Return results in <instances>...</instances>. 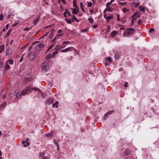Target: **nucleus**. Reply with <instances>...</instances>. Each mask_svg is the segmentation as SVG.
I'll list each match as a JSON object with an SVG mask.
<instances>
[{"label":"nucleus","mask_w":159,"mask_h":159,"mask_svg":"<svg viewBox=\"0 0 159 159\" xmlns=\"http://www.w3.org/2000/svg\"><path fill=\"white\" fill-rule=\"evenodd\" d=\"M134 32V30L133 28H129L123 33V35L124 37H128L133 34Z\"/></svg>","instance_id":"nucleus-1"},{"label":"nucleus","mask_w":159,"mask_h":159,"mask_svg":"<svg viewBox=\"0 0 159 159\" xmlns=\"http://www.w3.org/2000/svg\"><path fill=\"white\" fill-rule=\"evenodd\" d=\"M29 57L30 60L33 61L35 57V54L34 52H30L29 54Z\"/></svg>","instance_id":"nucleus-2"},{"label":"nucleus","mask_w":159,"mask_h":159,"mask_svg":"<svg viewBox=\"0 0 159 159\" xmlns=\"http://www.w3.org/2000/svg\"><path fill=\"white\" fill-rule=\"evenodd\" d=\"M42 68L43 70H45L48 68V65L47 62L43 63L42 65Z\"/></svg>","instance_id":"nucleus-3"},{"label":"nucleus","mask_w":159,"mask_h":159,"mask_svg":"<svg viewBox=\"0 0 159 159\" xmlns=\"http://www.w3.org/2000/svg\"><path fill=\"white\" fill-rule=\"evenodd\" d=\"M73 49V48L72 47H70L67 48H66L65 49L61 50V51L62 52H66L69 51H71Z\"/></svg>","instance_id":"nucleus-4"},{"label":"nucleus","mask_w":159,"mask_h":159,"mask_svg":"<svg viewBox=\"0 0 159 159\" xmlns=\"http://www.w3.org/2000/svg\"><path fill=\"white\" fill-rule=\"evenodd\" d=\"M22 143L23 144V146L24 147H27L30 144V143L27 142V141H23L22 142Z\"/></svg>","instance_id":"nucleus-5"},{"label":"nucleus","mask_w":159,"mask_h":159,"mask_svg":"<svg viewBox=\"0 0 159 159\" xmlns=\"http://www.w3.org/2000/svg\"><path fill=\"white\" fill-rule=\"evenodd\" d=\"M113 112V111H109L107 112V113H106L105 114V115H104V116H103V119H104V120H105L106 119V118H107V115H108V116H109V115L111 114Z\"/></svg>","instance_id":"nucleus-6"},{"label":"nucleus","mask_w":159,"mask_h":159,"mask_svg":"<svg viewBox=\"0 0 159 159\" xmlns=\"http://www.w3.org/2000/svg\"><path fill=\"white\" fill-rule=\"evenodd\" d=\"M6 56L9 55L11 54V49L9 48L6 50Z\"/></svg>","instance_id":"nucleus-7"},{"label":"nucleus","mask_w":159,"mask_h":159,"mask_svg":"<svg viewBox=\"0 0 159 159\" xmlns=\"http://www.w3.org/2000/svg\"><path fill=\"white\" fill-rule=\"evenodd\" d=\"M117 34L115 30H113L111 32L110 34V36L111 37H113Z\"/></svg>","instance_id":"nucleus-8"},{"label":"nucleus","mask_w":159,"mask_h":159,"mask_svg":"<svg viewBox=\"0 0 159 159\" xmlns=\"http://www.w3.org/2000/svg\"><path fill=\"white\" fill-rule=\"evenodd\" d=\"M40 16H39L35 20L33 21V23L34 25H36L37 24L39 20L40 19Z\"/></svg>","instance_id":"nucleus-9"},{"label":"nucleus","mask_w":159,"mask_h":159,"mask_svg":"<svg viewBox=\"0 0 159 159\" xmlns=\"http://www.w3.org/2000/svg\"><path fill=\"white\" fill-rule=\"evenodd\" d=\"M71 19L72 20V21L73 22L74 20H75L76 22H79V20L76 18L75 15H73L72 17H71Z\"/></svg>","instance_id":"nucleus-10"},{"label":"nucleus","mask_w":159,"mask_h":159,"mask_svg":"<svg viewBox=\"0 0 159 159\" xmlns=\"http://www.w3.org/2000/svg\"><path fill=\"white\" fill-rule=\"evenodd\" d=\"M31 79V78H25L24 79V82L27 83L28 82L30 81Z\"/></svg>","instance_id":"nucleus-11"},{"label":"nucleus","mask_w":159,"mask_h":159,"mask_svg":"<svg viewBox=\"0 0 159 159\" xmlns=\"http://www.w3.org/2000/svg\"><path fill=\"white\" fill-rule=\"evenodd\" d=\"M73 7H74L76 8L78 7L77 5L76 0H73Z\"/></svg>","instance_id":"nucleus-12"},{"label":"nucleus","mask_w":159,"mask_h":159,"mask_svg":"<svg viewBox=\"0 0 159 159\" xmlns=\"http://www.w3.org/2000/svg\"><path fill=\"white\" fill-rule=\"evenodd\" d=\"M10 68V66L7 63L5 65V70H8Z\"/></svg>","instance_id":"nucleus-13"},{"label":"nucleus","mask_w":159,"mask_h":159,"mask_svg":"<svg viewBox=\"0 0 159 159\" xmlns=\"http://www.w3.org/2000/svg\"><path fill=\"white\" fill-rule=\"evenodd\" d=\"M32 89L35 90L36 91L38 92L39 93H42V91L36 87L32 89Z\"/></svg>","instance_id":"nucleus-14"},{"label":"nucleus","mask_w":159,"mask_h":159,"mask_svg":"<svg viewBox=\"0 0 159 159\" xmlns=\"http://www.w3.org/2000/svg\"><path fill=\"white\" fill-rule=\"evenodd\" d=\"M114 57L116 59L118 60L119 59V54L118 53H116L114 55Z\"/></svg>","instance_id":"nucleus-15"},{"label":"nucleus","mask_w":159,"mask_h":159,"mask_svg":"<svg viewBox=\"0 0 159 159\" xmlns=\"http://www.w3.org/2000/svg\"><path fill=\"white\" fill-rule=\"evenodd\" d=\"M105 60L106 61L109 62L110 63H111V62L112 61L111 58L110 57H106L105 58Z\"/></svg>","instance_id":"nucleus-16"},{"label":"nucleus","mask_w":159,"mask_h":159,"mask_svg":"<svg viewBox=\"0 0 159 159\" xmlns=\"http://www.w3.org/2000/svg\"><path fill=\"white\" fill-rule=\"evenodd\" d=\"M65 20L67 23H68L69 24H72V21H71V19L65 18Z\"/></svg>","instance_id":"nucleus-17"},{"label":"nucleus","mask_w":159,"mask_h":159,"mask_svg":"<svg viewBox=\"0 0 159 159\" xmlns=\"http://www.w3.org/2000/svg\"><path fill=\"white\" fill-rule=\"evenodd\" d=\"M52 57V55L51 54H49L47 55L45 57L47 61L49 60V58H51Z\"/></svg>","instance_id":"nucleus-18"},{"label":"nucleus","mask_w":159,"mask_h":159,"mask_svg":"<svg viewBox=\"0 0 159 159\" xmlns=\"http://www.w3.org/2000/svg\"><path fill=\"white\" fill-rule=\"evenodd\" d=\"M60 49V46L58 45L56 47L53 49L58 51Z\"/></svg>","instance_id":"nucleus-19"},{"label":"nucleus","mask_w":159,"mask_h":159,"mask_svg":"<svg viewBox=\"0 0 159 159\" xmlns=\"http://www.w3.org/2000/svg\"><path fill=\"white\" fill-rule=\"evenodd\" d=\"M37 46L39 47V48H44L45 46L43 43H40L38 44Z\"/></svg>","instance_id":"nucleus-20"},{"label":"nucleus","mask_w":159,"mask_h":159,"mask_svg":"<svg viewBox=\"0 0 159 159\" xmlns=\"http://www.w3.org/2000/svg\"><path fill=\"white\" fill-rule=\"evenodd\" d=\"M53 102V99L52 98H50L47 101V102L48 104H51Z\"/></svg>","instance_id":"nucleus-21"},{"label":"nucleus","mask_w":159,"mask_h":159,"mask_svg":"<svg viewBox=\"0 0 159 159\" xmlns=\"http://www.w3.org/2000/svg\"><path fill=\"white\" fill-rule=\"evenodd\" d=\"M4 50V45H1L0 46V52H2Z\"/></svg>","instance_id":"nucleus-22"},{"label":"nucleus","mask_w":159,"mask_h":159,"mask_svg":"<svg viewBox=\"0 0 159 159\" xmlns=\"http://www.w3.org/2000/svg\"><path fill=\"white\" fill-rule=\"evenodd\" d=\"M72 13L76 15L78 14V11L75 8H74L72 11Z\"/></svg>","instance_id":"nucleus-23"},{"label":"nucleus","mask_w":159,"mask_h":159,"mask_svg":"<svg viewBox=\"0 0 159 159\" xmlns=\"http://www.w3.org/2000/svg\"><path fill=\"white\" fill-rule=\"evenodd\" d=\"M30 90H32L30 86H27L26 88L25 89V91H29Z\"/></svg>","instance_id":"nucleus-24"},{"label":"nucleus","mask_w":159,"mask_h":159,"mask_svg":"<svg viewBox=\"0 0 159 159\" xmlns=\"http://www.w3.org/2000/svg\"><path fill=\"white\" fill-rule=\"evenodd\" d=\"M140 10L142 12H144L145 10V8L143 6H140L139 7Z\"/></svg>","instance_id":"nucleus-25"},{"label":"nucleus","mask_w":159,"mask_h":159,"mask_svg":"<svg viewBox=\"0 0 159 159\" xmlns=\"http://www.w3.org/2000/svg\"><path fill=\"white\" fill-rule=\"evenodd\" d=\"M34 50L35 52H39L40 50V49L39 48V47H38L37 45L35 48Z\"/></svg>","instance_id":"nucleus-26"},{"label":"nucleus","mask_w":159,"mask_h":159,"mask_svg":"<svg viewBox=\"0 0 159 159\" xmlns=\"http://www.w3.org/2000/svg\"><path fill=\"white\" fill-rule=\"evenodd\" d=\"M122 11L124 13H126L129 11V10L125 8H123Z\"/></svg>","instance_id":"nucleus-27"},{"label":"nucleus","mask_w":159,"mask_h":159,"mask_svg":"<svg viewBox=\"0 0 159 159\" xmlns=\"http://www.w3.org/2000/svg\"><path fill=\"white\" fill-rule=\"evenodd\" d=\"M113 18L112 16H107L106 17H105V19H106L107 20H111V18Z\"/></svg>","instance_id":"nucleus-28"},{"label":"nucleus","mask_w":159,"mask_h":159,"mask_svg":"<svg viewBox=\"0 0 159 159\" xmlns=\"http://www.w3.org/2000/svg\"><path fill=\"white\" fill-rule=\"evenodd\" d=\"M124 153L126 155H128L129 153V151L127 149L125 150L124 152Z\"/></svg>","instance_id":"nucleus-29"},{"label":"nucleus","mask_w":159,"mask_h":159,"mask_svg":"<svg viewBox=\"0 0 159 159\" xmlns=\"http://www.w3.org/2000/svg\"><path fill=\"white\" fill-rule=\"evenodd\" d=\"M106 11H110V12H111L112 11L110 9V8H106L105 9L104 11H103V12L104 13Z\"/></svg>","instance_id":"nucleus-30"},{"label":"nucleus","mask_w":159,"mask_h":159,"mask_svg":"<svg viewBox=\"0 0 159 159\" xmlns=\"http://www.w3.org/2000/svg\"><path fill=\"white\" fill-rule=\"evenodd\" d=\"M88 20L89 21V22L91 23H93V20L92 18H89Z\"/></svg>","instance_id":"nucleus-31"},{"label":"nucleus","mask_w":159,"mask_h":159,"mask_svg":"<svg viewBox=\"0 0 159 159\" xmlns=\"http://www.w3.org/2000/svg\"><path fill=\"white\" fill-rule=\"evenodd\" d=\"M45 136L47 138H48V137H51L52 136V133H51V134H50V133L48 134H46L45 135Z\"/></svg>","instance_id":"nucleus-32"},{"label":"nucleus","mask_w":159,"mask_h":159,"mask_svg":"<svg viewBox=\"0 0 159 159\" xmlns=\"http://www.w3.org/2000/svg\"><path fill=\"white\" fill-rule=\"evenodd\" d=\"M92 5V3L91 2H89L87 4V6L89 7H91Z\"/></svg>","instance_id":"nucleus-33"},{"label":"nucleus","mask_w":159,"mask_h":159,"mask_svg":"<svg viewBox=\"0 0 159 159\" xmlns=\"http://www.w3.org/2000/svg\"><path fill=\"white\" fill-rule=\"evenodd\" d=\"M45 155V153L44 152H40L39 154V156L43 157Z\"/></svg>","instance_id":"nucleus-34"},{"label":"nucleus","mask_w":159,"mask_h":159,"mask_svg":"<svg viewBox=\"0 0 159 159\" xmlns=\"http://www.w3.org/2000/svg\"><path fill=\"white\" fill-rule=\"evenodd\" d=\"M21 94V93H20L19 92H18V93H17L16 95V98H18L20 97Z\"/></svg>","instance_id":"nucleus-35"},{"label":"nucleus","mask_w":159,"mask_h":159,"mask_svg":"<svg viewBox=\"0 0 159 159\" xmlns=\"http://www.w3.org/2000/svg\"><path fill=\"white\" fill-rule=\"evenodd\" d=\"M27 91H25V89L23 90L22 92V95H24L27 94Z\"/></svg>","instance_id":"nucleus-36"},{"label":"nucleus","mask_w":159,"mask_h":159,"mask_svg":"<svg viewBox=\"0 0 159 159\" xmlns=\"http://www.w3.org/2000/svg\"><path fill=\"white\" fill-rule=\"evenodd\" d=\"M126 4V2H120V6H123L125 5Z\"/></svg>","instance_id":"nucleus-37"},{"label":"nucleus","mask_w":159,"mask_h":159,"mask_svg":"<svg viewBox=\"0 0 159 159\" xmlns=\"http://www.w3.org/2000/svg\"><path fill=\"white\" fill-rule=\"evenodd\" d=\"M111 30V28L110 26H107V32H109L110 31V30Z\"/></svg>","instance_id":"nucleus-38"},{"label":"nucleus","mask_w":159,"mask_h":159,"mask_svg":"<svg viewBox=\"0 0 159 159\" xmlns=\"http://www.w3.org/2000/svg\"><path fill=\"white\" fill-rule=\"evenodd\" d=\"M70 43V41H64L63 42V45H64L65 44H69Z\"/></svg>","instance_id":"nucleus-39"},{"label":"nucleus","mask_w":159,"mask_h":159,"mask_svg":"<svg viewBox=\"0 0 159 159\" xmlns=\"http://www.w3.org/2000/svg\"><path fill=\"white\" fill-rule=\"evenodd\" d=\"M154 31V30L152 28H151L149 30V31L150 33H153Z\"/></svg>","instance_id":"nucleus-40"},{"label":"nucleus","mask_w":159,"mask_h":159,"mask_svg":"<svg viewBox=\"0 0 159 159\" xmlns=\"http://www.w3.org/2000/svg\"><path fill=\"white\" fill-rule=\"evenodd\" d=\"M3 66V63L2 62H0V68H2Z\"/></svg>","instance_id":"nucleus-41"},{"label":"nucleus","mask_w":159,"mask_h":159,"mask_svg":"<svg viewBox=\"0 0 159 159\" xmlns=\"http://www.w3.org/2000/svg\"><path fill=\"white\" fill-rule=\"evenodd\" d=\"M3 20V16L2 14H1L0 15V20L2 21Z\"/></svg>","instance_id":"nucleus-42"},{"label":"nucleus","mask_w":159,"mask_h":159,"mask_svg":"<svg viewBox=\"0 0 159 159\" xmlns=\"http://www.w3.org/2000/svg\"><path fill=\"white\" fill-rule=\"evenodd\" d=\"M12 31V29H11L10 30L7 32V34H7V35H9L11 33V32Z\"/></svg>","instance_id":"nucleus-43"},{"label":"nucleus","mask_w":159,"mask_h":159,"mask_svg":"<svg viewBox=\"0 0 159 159\" xmlns=\"http://www.w3.org/2000/svg\"><path fill=\"white\" fill-rule=\"evenodd\" d=\"M13 60H11L9 61V63L10 64H12L13 63Z\"/></svg>","instance_id":"nucleus-44"},{"label":"nucleus","mask_w":159,"mask_h":159,"mask_svg":"<svg viewBox=\"0 0 159 159\" xmlns=\"http://www.w3.org/2000/svg\"><path fill=\"white\" fill-rule=\"evenodd\" d=\"M67 12H66V11H65L64 12V13H63L64 16L66 18L67 17V16L66 15Z\"/></svg>","instance_id":"nucleus-45"},{"label":"nucleus","mask_w":159,"mask_h":159,"mask_svg":"<svg viewBox=\"0 0 159 159\" xmlns=\"http://www.w3.org/2000/svg\"><path fill=\"white\" fill-rule=\"evenodd\" d=\"M19 23V22H15L13 24V26L14 27L16 26V25H17V24Z\"/></svg>","instance_id":"nucleus-46"},{"label":"nucleus","mask_w":159,"mask_h":159,"mask_svg":"<svg viewBox=\"0 0 159 159\" xmlns=\"http://www.w3.org/2000/svg\"><path fill=\"white\" fill-rule=\"evenodd\" d=\"M87 30H88V29L87 28H86L84 30H81V32H85L87 31Z\"/></svg>","instance_id":"nucleus-47"},{"label":"nucleus","mask_w":159,"mask_h":159,"mask_svg":"<svg viewBox=\"0 0 159 159\" xmlns=\"http://www.w3.org/2000/svg\"><path fill=\"white\" fill-rule=\"evenodd\" d=\"M53 33H52L49 35V38L50 39H52L53 37Z\"/></svg>","instance_id":"nucleus-48"},{"label":"nucleus","mask_w":159,"mask_h":159,"mask_svg":"<svg viewBox=\"0 0 159 159\" xmlns=\"http://www.w3.org/2000/svg\"><path fill=\"white\" fill-rule=\"evenodd\" d=\"M6 102H5L3 103V104H2V105L0 107H1L4 106V107H5L6 106Z\"/></svg>","instance_id":"nucleus-49"},{"label":"nucleus","mask_w":159,"mask_h":159,"mask_svg":"<svg viewBox=\"0 0 159 159\" xmlns=\"http://www.w3.org/2000/svg\"><path fill=\"white\" fill-rule=\"evenodd\" d=\"M98 26V25H93L92 27L94 28H96Z\"/></svg>","instance_id":"nucleus-50"},{"label":"nucleus","mask_w":159,"mask_h":159,"mask_svg":"<svg viewBox=\"0 0 159 159\" xmlns=\"http://www.w3.org/2000/svg\"><path fill=\"white\" fill-rule=\"evenodd\" d=\"M57 53H58L57 51L56 50V51L55 52H54L53 53H52L53 56H54L55 54H57Z\"/></svg>","instance_id":"nucleus-51"},{"label":"nucleus","mask_w":159,"mask_h":159,"mask_svg":"<svg viewBox=\"0 0 159 159\" xmlns=\"http://www.w3.org/2000/svg\"><path fill=\"white\" fill-rule=\"evenodd\" d=\"M57 39V37H55L51 41V43H52L55 42V40Z\"/></svg>","instance_id":"nucleus-52"},{"label":"nucleus","mask_w":159,"mask_h":159,"mask_svg":"<svg viewBox=\"0 0 159 159\" xmlns=\"http://www.w3.org/2000/svg\"><path fill=\"white\" fill-rule=\"evenodd\" d=\"M135 19H136V18H134L131 20V23H132V25H133V24H134V20Z\"/></svg>","instance_id":"nucleus-53"},{"label":"nucleus","mask_w":159,"mask_h":159,"mask_svg":"<svg viewBox=\"0 0 159 159\" xmlns=\"http://www.w3.org/2000/svg\"><path fill=\"white\" fill-rule=\"evenodd\" d=\"M89 11L90 12V14H91V13L92 14H93L94 12L93 11V10H92V9L90 10Z\"/></svg>","instance_id":"nucleus-54"},{"label":"nucleus","mask_w":159,"mask_h":159,"mask_svg":"<svg viewBox=\"0 0 159 159\" xmlns=\"http://www.w3.org/2000/svg\"><path fill=\"white\" fill-rule=\"evenodd\" d=\"M112 3H111V2H108L106 4V6H108L109 5H110Z\"/></svg>","instance_id":"nucleus-55"},{"label":"nucleus","mask_w":159,"mask_h":159,"mask_svg":"<svg viewBox=\"0 0 159 159\" xmlns=\"http://www.w3.org/2000/svg\"><path fill=\"white\" fill-rule=\"evenodd\" d=\"M139 5V3H137L136 4L135 6V7H137Z\"/></svg>","instance_id":"nucleus-56"},{"label":"nucleus","mask_w":159,"mask_h":159,"mask_svg":"<svg viewBox=\"0 0 159 159\" xmlns=\"http://www.w3.org/2000/svg\"><path fill=\"white\" fill-rule=\"evenodd\" d=\"M80 7L81 8H82V7H83V4L82 2H80Z\"/></svg>","instance_id":"nucleus-57"},{"label":"nucleus","mask_w":159,"mask_h":159,"mask_svg":"<svg viewBox=\"0 0 159 159\" xmlns=\"http://www.w3.org/2000/svg\"><path fill=\"white\" fill-rule=\"evenodd\" d=\"M128 84V83L127 82H126L124 84V86L125 87H127Z\"/></svg>","instance_id":"nucleus-58"},{"label":"nucleus","mask_w":159,"mask_h":159,"mask_svg":"<svg viewBox=\"0 0 159 159\" xmlns=\"http://www.w3.org/2000/svg\"><path fill=\"white\" fill-rule=\"evenodd\" d=\"M32 46H30L29 47V49H28V51H30L31 50V49H32Z\"/></svg>","instance_id":"nucleus-59"},{"label":"nucleus","mask_w":159,"mask_h":159,"mask_svg":"<svg viewBox=\"0 0 159 159\" xmlns=\"http://www.w3.org/2000/svg\"><path fill=\"white\" fill-rule=\"evenodd\" d=\"M42 159H49V158L48 157L45 156Z\"/></svg>","instance_id":"nucleus-60"},{"label":"nucleus","mask_w":159,"mask_h":159,"mask_svg":"<svg viewBox=\"0 0 159 159\" xmlns=\"http://www.w3.org/2000/svg\"><path fill=\"white\" fill-rule=\"evenodd\" d=\"M117 20L119 21V15L117 14Z\"/></svg>","instance_id":"nucleus-61"},{"label":"nucleus","mask_w":159,"mask_h":159,"mask_svg":"<svg viewBox=\"0 0 159 159\" xmlns=\"http://www.w3.org/2000/svg\"><path fill=\"white\" fill-rule=\"evenodd\" d=\"M28 45V44H27L24 47H21V48L22 49H23L25 48Z\"/></svg>","instance_id":"nucleus-62"},{"label":"nucleus","mask_w":159,"mask_h":159,"mask_svg":"<svg viewBox=\"0 0 159 159\" xmlns=\"http://www.w3.org/2000/svg\"><path fill=\"white\" fill-rule=\"evenodd\" d=\"M67 13L68 15V16H71V15L70 13L69 12V11H67Z\"/></svg>","instance_id":"nucleus-63"},{"label":"nucleus","mask_w":159,"mask_h":159,"mask_svg":"<svg viewBox=\"0 0 159 159\" xmlns=\"http://www.w3.org/2000/svg\"><path fill=\"white\" fill-rule=\"evenodd\" d=\"M30 29V28H28V27H26L25 29H24V30H27V31H28Z\"/></svg>","instance_id":"nucleus-64"}]
</instances>
